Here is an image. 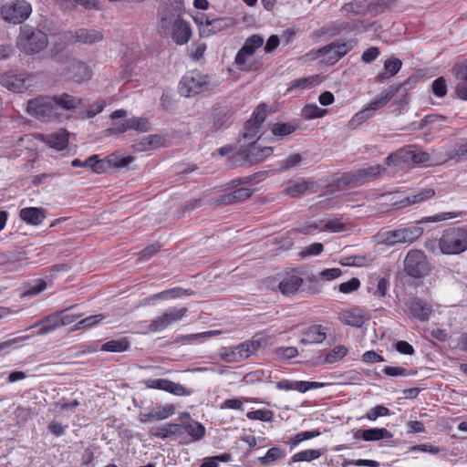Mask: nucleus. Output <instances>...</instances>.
I'll list each match as a JSON object with an SVG mask.
<instances>
[{
    "mask_svg": "<svg viewBox=\"0 0 467 467\" xmlns=\"http://www.w3.org/2000/svg\"><path fill=\"white\" fill-rule=\"evenodd\" d=\"M215 88L216 84L209 75L203 74L198 70H192L182 77L179 90L182 96L190 98L212 91Z\"/></svg>",
    "mask_w": 467,
    "mask_h": 467,
    "instance_id": "obj_1",
    "label": "nucleus"
},
{
    "mask_svg": "<svg viewBox=\"0 0 467 467\" xmlns=\"http://www.w3.org/2000/svg\"><path fill=\"white\" fill-rule=\"evenodd\" d=\"M48 45L47 36L41 30L29 26L20 28L16 40L18 49L26 55H33L44 50Z\"/></svg>",
    "mask_w": 467,
    "mask_h": 467,
    "instance_id": "obj_2",
    "label": "nucleus"
},
{
    "mask_svg": "<svg viewBox=\"0 0 467 467\" xmlns=\"http://www.w3.org/2000/svg\"><path fill=\"white\" fill-rule=\"evenodd\" d=\"M439 248L443 254H460L467 250V230L452 227L444 230L438 239Z\"/></svg>",
    "mask_w": 467,
    "mask_h": 467,
    "instance_id": "obj_3",
    "label": "nucleus"
},
{
    "mask_svg": "<svg viewBox=\"0 0 467 467\" xmlns=\"http://www.w3.org/2000/svg\"><path fill=\"white\" fill-rule=\"evenodd\" d=\"M423 234L420 226H409L389 231H380L374 237L378 244L393 246L397 244L412 243Z\"/></svg>",
    "mask_w": 467,
    "mask_h": 467,
    "instance_id": "obj_4",
    "label": "nucleus"
},
{
    "mask_svg": "<svg viewBox=\"0 0 467 467\" xmlns=\"http://www.w3.org/2000/svg\"><path fill=\"white\" fill-rule=\"evenodd\" d=\"M183 11V0H161L158 15L160 34L167 35L173 21L181 19Z\"/></svg>",
    "mask_w": 467,
    "mask_h": 467,
    "instance_id": "obj_5",
    "label": "nucleus"
},
{
    "mask_svg": "<svg viewBox=\"0 0 467 467\" xmlns=\"http://www.w3.org/2000/svg\"><path fill=\"white\" fill-rule=\"evenodd\" d=\"M405 273L415 279L423 278L431 272V264L423 251L410 250L404 259Z\"/></svg>",
    "mask_w": 467,
    "mask_h": 467,
    "instance_id": "obj_6",
    "label": "nucleus"
},
{
    "mask_svg": "<svg viewBox=\"0 0 467 467\" xmlns=\"http://www.w3.org/2000/svg\"><path fill=\"white\" fill-rule=\"evenodd\" d=\"M26 112L41 121L48 122L57 119V113L50 96H38L29 99L26 103Z\"/></svg>",
    "mask_w": 467,
    "mask_h": 467,
    "instance_id": "obj_7",
    "label": "nucleus"
},
{
    "mask_svg": "<svg viewBox=\"0 0 467 467\" xmlns=\"http://www.w3.org/2000/svg\"><path fill=\"white\" fill-rule=\"evenodd\" d=\"M417 82V78H409L403 84L400 86H391L389 88V89L382 94L379 98L374 99L370 103H368L366 107H364L361 110H359L358 113L360 115V117L365 119V121L371 119L374 115V113L387 105L391 99L399 92L400 88L401 87H407L411 84H415Z\"/></svg>",
    "mask_w": 467,
    "mask_h": 467,
    "instance_id": "obj_8",
    "label": "nucleus"
},
{
    "mask_svg": "<svg viewBox=\"0 0 467 467\" xmlns=\"http://www.w3.org/2000/svg\"><path fill=\"white\" fill-rule=\"evenodd\" d=\"M32 13L31 5L25 0H16L2 5L0 14L2 18L12 24H21Z\"/></svg>",
    "mask_w": 467,
    "mask_h": 467,
    "instance_id": "obj_9",
    "label": "nucleus"
},
{
    "mask_svg": "<svg viewBox=\"0 0 467 467\" xmlns=\"http://www.w3.org/2000/svg\"><path fill=\"white\" fill-rule=\"evenodd\" d=\"M188 308H170L161 316L157 317L148 326L147 330L143 331L144 334L149 332H160L170 327L175 322L180 321L184 316H186Z\"/></svg>",
    "mask_w": 467,
    "mask_h": 467,
    "instance_id": "obj_10",
    "label": "nucleus"
},
{
    "mask_svg": "<svg viewBox=\"0 0 467 467\" xmlns=\"http://www.w3.org/2000/svg\"><path fill=\"white\" fill-rule=\"evenodd\" d=\"M385 171L386 169L379 164L365 167L354 172L346 174L343 177V182L351 187H357L377 178Z\"/></svg>",
    "mask_w": 467,
    "mask_h": 467,
    "instance_id": "obj_11",
    "label": "nucleus"
},
{
    "mask_svg": "<svg viewBox=\"0 0 467 467\" xmlns=\"http://www.w3.org/2000/svg\"><path fill=\"white\" fill-rule=\"evenodd\" d=\"M357 44L356 40H348L344 43H331L318 49L317 54L323 57L330 64H335L348 54Z\"/></svg>",
    "mask_w": 467,
    "mask_h": 467,
    "instance_id": "obj_12",
    "label": "nucleus"
},
{
    "mask_svg": "<svg viewBox=\"0 0 467 467\" xmlns=\"http://www.w3.org/2000/svg\"><path fill=\"white\" fill-rule=\"evenodd\" d=\"M30 76L26 73H15L13 71L3 74L0 78L1 85L16 93L25 92L30 86Z\"/></svg>",
    "mask_w": 467,
    "mask_h": 467,
    "instance_id": "obj_13",
    "label": "nucleus"
},
{
    "mask_svg": "<svg viewBox=\"0 0 467 467\" xmlns=\"http://www.w3.org/2000/svg\"><path fill=\"white\" fill-rule=\"evenodd\" d=\"M338 319L341 323L354 327H361L370 319L368 310L359 306H352L338 313Z\"/></svg>",
    "mask_w": 467,
    "mask_h": 467,
    "instance_id": "obj_14",
    "label": "nucleus"
},
{
    "mask_svg": "<svg viewBox=\"0 0 467 467\" xmlns=\"http://www.w3.org/2000/svg\"><path fill=\"white\" fill-rule=\"evenodd\" d=\"M148 389L164 390L176 396H189L192 391L180 383H176L165 379H150L144 381Z\"/></svg>",
    "mask_w": 467,
    "mask_h": 467,
    "instance_id": "obj_15",
    "label": "nucleus"
},
{
    "mask_svg": "<svg viewBox=\"0 0 467 467\" xmlns=\"http://www.w3.org/2000/svg\"><path fill=\"white\" fill-rule=\"evenodd\" d=\"M241 155L250 162H262L274 152L272 147H257L255 141L250 143L247 148L240 150Z\"/></svg>",
    "mask_w": 467,
    "mask_h": 467,
    "instance_id": "obj_16",
    "label": "nucleus"
},
{
    "mask_svg": "<svg viewBox=\"0 0 467 467\" xmlns=\"http://www.w3.org/2000/svg\"><path fill=\"white\" fill-rule=\"evenodd\" d=\"M317 185L315 182L300 179L287 182L285 192L291 197H300L309 192H315Z\"/></svg>",
    "mask_w": 467,
    "mask_h": 467,
    "instance_id": "obj_17",
    "label": "nucleus"
},
{
    "mask_svg": "<svg viewBox=\"0 0 467 467\" xmlns=\"http://www.w3.org/2000/svg\"><path fill=\"white\" fill-rule=\"evenodd\" d=\"M72 37L76 42L86 45H94L104 39L102 32L93 28H79L72 33Z\"/></svg>",
    "mask_w": 467,
    "mask_h": 467,
    "instance_id": "obj_18",
    "label": "nucleus"
},
{
    "mask_svg": "<svg viewBox=\"0 0 467 467\" xmlns=\"http://www.w3.org/2000/svg\"><path fill=\"white\" fill-rule=\"evenodd\" d=\"M303 283L302 277L294 274L286 275L280 280L278 289L285 296H294Z\"/></svg>",
    "mask_w": 467,
    "mask_h": 467,
    "instance_id": "obj_19",
    "label": "nucleus"
},
{
    "mask_svg": "<svg viewBox=\"0 0 467 467\" xmlns=\"http://www.w3.org/2000/svg\"><path fill=\"white\" fill-rule=\"evenodd\" d=\"M435 195V191L432 188H424L420 189L410 195H408L406 198L402 199L399 202L398 207L399 208H404L410 205L421 203L431 198H432Z\"/></svg>",
    "mask_w": 467,
    "mask_h": 467,
    "instance_id": "obj_20",
    "label": "nucleus"
},
{
    "mask_svg": "<svg viewBox=\"0 0 467 467\" xmlns=\"http://www.w3.org/2000/svg\"><path fill=\"white\" fill-rule=\"evenodd\" d=\"M171 29L172 40L178 45L186 44L192 36L189 25L182 19L173 21Z\"/></svg>",
    "mask_w": 467,
    "mask_h": 467,
    "instance_id": "obj_21",
    "label": "nucleus"
},
{
    "mask_svg": "<svg viewBox=\"0 0 467 467\" xmlns=\"http://www.w3.org/2000/svg\"><path fill=\"white\" fill-rule=\"evenodd\" d=\"M326 338L325 328L321 325H314L304 330L300 343L304 345L320 344Z\"/></svg>",
    "mask_w": 467,
    "mask_h": 467,
    "instance_id": "obj_22",
    "label": "nucleus"
},
{
    "mask_svg": "<svg viewBox=\"0 0 467 467\" xmlns=\"http://www.w3.org/2000/svg\"><path fill=\"white\" fill-rule=\"evenodd\" d=\"M234 21L229 17H220L215 19H206L205 27L201 31V34L204 36H208L212 34H215L228 27L233 26Z\"/></svg>",
    "mask_w": 467,
    "mask_h": 467,
    "instance_id": "obj_23",
    "label": "nucleus"
},
{
    "mask_svg": "<svg viewBox=\"0 0 467 467\" xmlns=\"http://www.w3.org/2000/svg\"><path fill=\"white\" fill-rule=\"evenodd\" d=\"M61 312H57L51 315L45 317L43 319L38 321L37 323L31 326L29 328H34L38 326H41V328L38 330L37 334L40 336L47 335L55 331L56 329L61 327L59 322V315Z\"/></svg>",
    "mask_w": 467,
    "mask_h": 467,
    "instance_id": "obj_24",
    "label": "nucleus"
},
{
    "mask_svg": "<svg viewBox=\"0 0 467 467\" xmlns=\"http://www.w3.org/2000/svg\"><path fill=\"white\" fill-rule=\"evenodd\" d=\"M408 309L412 317L426 321L431 313L430 306L419 298H413L408 303Z\"/></svg>",
    "mask_w": 467,
    "mask_h": 467,
    "instance_id": "obj_25",
    "label": "nucleus"
},
{
    "mask_svg": "<svg viewBox=\"0 0 467 467\" xmlns=\"http://www.w3.org/2000/svg\"><path fill=\"white\" fill-rule=\"evenodd\" d=\"M253 194V190L250 188H238L232 192L223 195L217 199L218 204H232L244 202L249 199Z\"/></svg>",
    "mask_w": 467,
    "mask_h": 467,
    "instance_id": "obj_26",
    "label": "nucleus"
},
{
    "mask_svg": "<svg viewBox=\"0 0 467 467\" xmlns=\"http://www.w3.org/2000/svg\"><path fill=\"white\" fill-rule=\"evenodd\" d=\"M43 141L50 148L62 150L68 145V133L64 130H60L57 132L44 136Z\"/></svg>",
    "mask_w": 467,
    "mask_h": 467,
    "instance_id": "obj_27",
    "label": "nucleus"
},
{
    "mask_svg": "<svg viewBox=\"0 0 467 467\" xmlns=\"http://www.w3.org/2000/svg\"><path fill=\"white\" fill-rule=\"evenodd\" d=\"M180 420L183 423V430L192 437L194 441H198L204 436L205 429L204 427L196 421H190L184 423L185 420H190V414L188 412H182L180 414Z\"/></svg>",
    "mask_w": 467,
    "mask_h": 467,
    "instance_id": "obj_28",
    "label": "nucleus"
},
{
    "mask_svg": "<svg viewBox=\"0 0 467 467\" xmlns=\"http://www.w3.org/2000/svg\"><path fill=\"white\" fill-rule=\"evenodd\" d=\"M70 77L77 82L88 80L91 78L92 72L90 68L80 60H74L68 67Z\"/></svg>",
    "mask_w": 467,
    "mask_h": 467,
    "instance_id": "obj_29",
    "label": "nucleus"
},
{
    "mask_svg": "<svg viewBox=\"0 0 467 467\" xmlns=\"http://www.w3.org/2000/svg\"><path fill=\"white\" fill-rule=\"evenodd\" d=\"M19 216L26 223L33 225L40 224L46 218L44 210L36 207L23 208Z\"/></svg>",
    "mask_w": 467,
    "mask_h": 467,
    "instance_id": "obj_30",
    "label": "nucleus"
},
{
    "mask_svg": "<svg viewBox=\"0 0 467 467\" xmlns=\"http://www.w3.org/2000/svg\"><path fill=\"white\" fill-rule=\"evenodd\" d=\"M52 100L53 104L55 103L65 110H73L82 103L80 98L74 97L68 93L52 96Z\"/></svg>",
    "mask_w": 467,
    "mask_h": 467,
    "instance_id": "obj_31",
    "label": "nucleus"
},
{
    "mask_svg": "<svg viewBox=\"0 0 467 467\" xmlns=\"http://www.w3.org/2000/svg\"><path fill=\"white\" fill-rule=\"evenodd\" d=\"M356 438H362L367 441H376L382 439H389L392 437V434L386 429H368L358 430L355 433Z\"/></svg>",
    "mask_w": 467,
    "mask_h": 467,
    "instance_id": "obj_32",
    "label": "nucleus"
},
{
    "mask_svg": "<svg viewBox=\"0 0 467 467\" xmlns=\"http://www.w3.org/2000/svg\"><path fill=\"white\" fill-rule=\"evenodd\" d=\"M413 150L410 147L402 148L389 155L385 162L388 166L399 165L400 163L412 162Z\"/></svg>",
    "mask_w": 467,
    "mask_h": 467,
    "instance_id": "obj_33",
    "label": "nucleus"
},
{
    "mask_svg": "<svg viewBox=\"0 0 467 467\" xmlns=\"http://www.w3.org/2000/svg\"><path fill=\"white\" fill-rule=\"evenodd\" d=\"M402 62L397 57H389L384 62L385 72L378 75L376 80L382 82L384 79L394 77L401 68Z\"/></svg>",
    "mask_w": 467,
    "mask_h": 467,
    "instance_id": "obj_34",
    "label": "nucleus"
},
{
    "mask_svg": "<svg viewBox=\"0 0 467 467\" xmlns=\"http://www.w3.org/2000/svg\"><path fill=\"white\" fill-rule=\"evenodd\" d=\"M261 347V341L259 339L247 340L237 346L235 349L238 350L239 358L241 360L246 359L254 355Z\"/></svg>",
    "mask_w": 467,
    "mask_h": 467,
    "instance_id": "obj_35",
    "label": "nucleus"
},
{
    "mask_svg": "<svg viewBox=\"0 0 467 467\" xmlns=\"http://www.w3.org/2000/svg\"><path fill=\"white\" fill-rule=\"evenodd\" d=\"M350 229L348 223H343L339 218L320 220V231L341 233Z\"/></svg>",
    "mask_w": 467,
    "mask_h": 467,
    "instance_id": "obj_36",
    "label": "nucleus"
},
{
    "mask_svg": "<svg viewBox=\"0 0 467 467\" xmlns=\"http://www.w3.org/2000/svg\"><path fill=\"white\" fill-rule=\"evenodd\" d=\"M285 457V451L279 447L270 448L264 456L258 458V462L263 466H269L274 462Z\"/></svg>",
    "mask_w": 467,
    "mask_h": 467,
    "instance_id": "obj_37",
    "label": "nucleus"
},
{
    "mask_svg": "<svg viewBox=\"0 0 467 467\" xmlns=\"http://www.w3.org/2000/svg\"><path fill=\"white\" fill-rule=\"evenodd\" d=\"M130 344V340L127 337H122L116 340H109L104 343L100 350L105 352H124L129 349Z\"/></svg>",
    "mask_w": 467,
    "mask_h": 467,
    "instance_id": "obj_38",
    "label": "nucleus"
},
{
    "mask_svg": "<svg viewBox=\"0 0 467 467\" xmlns=\"http://www.w3.org/2000/svg\"><path fill=\"white\" fill-rule=\"evenodd\" d=\"M263 44L264 38L261 36L253 35L249 36L240 49V57L244 56L243 53L253 56L254 52L263 46Z\"/></svg>",
    "mask_w": 467,
    "mask_h": 467,
    "instance_id": "obj_39",
    "label": "nucleus"
},
{
    "mask_svg": "<svg viewBox=\"0 0 467 467\" xmlns=\"http://www.w3.org/2000/svg\"><path fill=\"white\" fill-rule=\"evenodd\" d=\"M322 454V450H305L294 454L289 464L298 462H311L313 460L318 459Z\"/></svg>",
    "mask_w": 467,
    "mask_h": 467,
    "instance_id": "obj_40",
    "label": "nucleus"
},
{
    "mask_svg": "<svg viewBox=\"0 0 467 467\" xmlns=\"http://www.w3.org/2000/svg\"><path fill=\"white\" fill-rule=\"evenodd\" d=\"M348 350L343 345L334 347L325 357L322 363L333 364L347 356Z\"/></svg>",
    "mask_w": 467,
    "mask_h": 467,
    "instance_id": "obj_41",
    "label": "nucleus"
},
{
    "mask_svg": "<svg viewBox=\"0 0 467 467\" xmlns=\"http://www.w3.org/2000/svg\"><path fill=\"white\" fill-rule=\"evenodd\" d=\"M327 109L319 108L317 104H307L302 109V116L306 119L322 118L326 115Z\"/></svg>",
    "mask_w": 467,
    "mask_h": 467,
    "instance_id": "obj_42",
    "label": "nucleus"
},
{
    "mask_svg": "<svg viewBox=\"0 0 467 467\" xmlns=\"http://www.w3.org/2000/svg\"><path fill=\"white\" fill-rule=\"evenodd\" d=\"M317 82V76H310V77L295 79L290 82L287 90H293V89H296V88H298V89L309 88L314 87Z\"/></svg>",
    "mask_w": 467,
    "mask_h": 467,
    "instance_id": "obj_43",
    "label": "nucleus"
},
{
    "mask_svg": "<svg viewBox=\"0 0 467 467\" xmlns=\"http://www.w3.org/2000/svg\"><path fill=\"white\" fill-rule=\"evenodd\" d=\"M462 214V212H447V213H441L438 214H435L433 216H427L421 218L418 223H439L445 220L454 219Z\"/></svg>",
    "mask_w": 467,
    "mask_h": 467,
    "instance_id": "obj_44",
    "label": "nucleus"
},
{
    "mask_svg": "<svg viewBox=\"0 0 467 467\" xmlns=\"http://www.w3.org/2000/svg\"><path fill=\"white\" fill-rule=\"evenodd\" d=\"M105 318V316L103 314H98L94 316H89L88 317H85L81 319L79 322H78L72 328L71 331H77L82 328H88L91 327L96 324H99Z\"/></svg>",
    "mask_w": 467,
    "mask_h": 467,
    "instance_id": "obj_45",
    "label": "nucleus"
},
{
    "mask_svg": "<svg viewBox=\"0 0 467 467\" xmlns=\"http://www.w3.org/2000/svg\"><path fill=\"white\" fill-rule=\"evenodd\" d=\"M261 125L254 121V119H248L244 126V131L243 133V140L249 141L257 137L260 132Z\"/></svg>",
    "mask_w": 467,
    "mask_h": 467,
    "instance_id": "obj_46",
    "label": "nucleus"
},
{
    "mask_svg": "<svg viewBox=\"0 0 467 467\" xmlns=\"http://www.w3.org/2000/svg\"><path fill=\"white\" fill-rule=\"evenodd\" d=\"M451 72L458 80L457 84H464L467 86V59L454 65L451 68Z\"/></svg>",
    "mask_w": 467,
    "mask_h": 467,
    "instance_id": "obj_47",
    "label": "nucleus"
},
{
    "mask_svg": "<svg viewBox=\"0 0 467 467\" xmlns=\"http://www.w3.org/2000/svg\"><path fill=\"white\" fill-rule=\"evenodd\" d=\"M128 120L130 130H134L140 132H147L150 130V123L146 118H131Z\"/></svg>",
    "mask_w": 467,
    "mask_h": 467,
    "instance_id": "obj_48",
    "label": "nucleus"
},
{
    "mask_svg": "<svg viewBox=\"0 0 467 467\" xmlns=\"http://www.w3.org/2000/svg\"><path fill=\"white\" fill-rule=\"evenodd\" d=\"M273 416V411L266 409L252 410L246 413V417L249 420H258L262 421H270Z\"/></svg>",
    "mask_w": 467,
    "mask_h": 467,
    "instance_id": "obj_49",
    "label": "nucleus"
},
{
    "mask_svg": "<svg viewBox=\"0 0 467 467\" xmlns=\"http://www.w3.org/2000/svg\"><path fill=\"white\" fill-rule=\"evenodd\" d=\"M431 90L438 98H443L447 94V83L443 77L436 78L431 84Z\"/></svg>",
    "mask_w": 467,
    "mask_h": 467,
    "instance_id": "obj_50",
    "label": "nucleus"
},
{
    "mask_svg": "<svg viewBox=\"0 0 467 467\" xmlns=\"http://www.w3.org/2000/svg\"><path fill=\"white\" fill-rule=\"evenodd\" d=\"M244 56L240 57V50L237 52L234 64L239 70L249 71L252 69V65L249 62L252 56L250 54L243 53Z\"/></svg>",
    "mask_w": 467,
    "mask_h": 467,
    "instance_id": "obj_51",
    "label": "nucleus"
},
{
    "mask_svg": "<svg viewBox=\"0 0 467 467\" xmlns=\"http://www.w3.org/2000/svg\"><path fill=\"white\" fill-rule=\"evenodd\" d=\"M341 274H342V271L339 268H328V269H325L322 272H320L318 275V277L313 276L311 278V281H313V280L317 281L318 278L322 279V280H326V281H332L334 279L338 278L341 275Z\"/></svg>",
    "mask_w": 467,
    "mask_h": 467,
    "instance_id": "obj_52",
    "label": "nucleus"
},
{
    "mask_svg": "<svg viewBox=\"0 0 467 467\" xmlns=\"http://www.w3.org/2000/svg\"><path fill=\"white\" fill-rule=\"evenodd\" d=\"M174 412L175 407L172 404H166L165 406L157 408L156 410H153L155 420H165L173 415Z\"/></svg>",
    "mask_w": 467,
    "mask_h": 467,
    "instance_id": "obj_53",
    "label": "nucleus"
},
{
    "mask_svg": "<svg viewBox=\"0 0 467 467\" xmlns=\"http://www.w3.org/2000/svg\"><path fill=\"white\" fill-rule=\"evenodd\" d=\"M296 128L289 123H275L273 125L271 130L275 136H285L294 132Z\"/></svg>",
    "mask_w": 467,
    "mask_h": 467,
    "instance_id": "obj_54",
    "label": "nucleus"
},
{
    "mask_svg": "<svg viewBox=\"0 0 467 467\" xmlns=\"http://www.w3.org/2000/svg\"><path fill=\"white\" fill-rule=\"evenodd\" d=\"M349 465L365 466V467H379V462L374 460H348L344 459L341 466L347 467Z\"/></svg>",
    "mask_w": 467,
    "mask_h": 467,
    "instance_id": "obj_55",
    "label": "nucleus"
},
{
    "mask_svg": "<svg viewBox=\"0 0 467 467\" xmlns=\"http://www.w3.org/2000/svg\"><path fill=\"white\" fill-rule=\"evenodd\" d=\"M108 161L111 167L122 168L129 165L132 161L131 157H121L115 154L108 156Z\"/></svg>",
    "mask_w": 467,
    "mask_h": 467,
    "instance_id": "obj_56",
    "label": "nucleus"
},
{
    "mask_svg": "<svg viewBox=\"0 0 467 467\" xmlns=\"http://www.w3.org/2000/svg\"><path fill=\"white\" fill-rule=\"evenodd\" d=\"M275 355L278 358L290 359L298 355V350L295 347H280L275 349Z\"/></svg>",
    "mask_w": 467,
    "mask_h": 467,
    "instance_id": "obj_57",
    "label": "nucleus"
},
{
    "mask_svg": "<svg viewBox=\"0 0 467 467\" xmlns=\"http://www.w3.org/2000/svg\"><path fill=\"white\" fill-rule=\"evenodd\" d=\"M323 249L324 246L321 243H314L300 252V256L302 258H306L307 256H316L320 254L323 252Z\"/></svg>",
    "mask_w": 467,
    "mask_h": 467,
    "instance_id": "obj_58",
    "label": "nucleus"
},
{
    "mask_svg": "<svg viewBox=\"0 0 467 467\" xmlns=\"http://www.w3.org/2000/svg\"><path fill=\"white\" fill-rule=\"evenodd\" d=\"M302 155L295 153L289 155L285 160L283 161L281 171H287L296 167L302 161Z\"/></svg>",
    "mask_w": 467,
    "mask_h": 467,
    "instance_id": "obj_59",
    "label": "nucleus"
},
{
    "mask_svg": "<svg viewBox=\"0 0 467 467\" xmlns=\"http://www.w3.org/2000/svg\"><path fill=\"white\" fill-rule=\"evenodd\" d=\"M360 286L359 279L353 277L348 282L341 283L338 286V290L343 294H348L357 290Z\"/></svg>",
    "mask_w": 467,
    "mask_h": 467,
    "instance_id": "obj_60",
    "label": "nucleus"
},
{
    "mask_svg": "<svg viewBox=\"0 0 467 467\" xmlns=\"http://www.w3.org/2000/svg\"><path fill=\"white\" fill-rule=\"evenodd\" d=\"M247 378H250L251 381H270L271 371L268 370H255L252 373L247 374Z\"/></svg>",
    "mask_w": 467,
    "mask_h": 467,
    "instance_id": "obj_61",
    "label": "nucleus"
},
{
    "mask_svg": "<svg viewBox=\"0 0 467 467\" xmlns=\"http://www.w3.org/2000/svg\"><path fill=\"white\" fill-rule=\"evenodd\" d=\"M389 412V409L379 405L374 408H372L368 413H367V419L369 420H376L380 416L388 415Z\"/></svg>",
    "mask_w": 467,
    "mask_h": 467,
    "instance_id": "obj_62",
    "label": "nucleus"
},
{
    "mask_svg": "<svg viewBox=\"0 0 467 467\" xmlns=\"http://www.w3.org/2000/svg\"><path fill=\"white\" fill-rule=\"evenodd\" d=\"M93 162L92 171L99 174L106 172L110 168L108 157L105 159H99V157L95 158Z\"/></svg>",
    "mask_w": 467,
    "mask_h": 467,
    "instance_id": "obj_63",
    "label": "nucleus"
},
{
    "mask_svg": "<svg viewBox=\"0 0 467 467\" xmlns=\"http://www.w3.org/2000/svg\"><path fill=\"white\" fill-rule=\"evenodd\" d=\"M267 116L266 106L265 104L259 105L253 113V117L250 119H254L258 124H262Z\"/></svg>",
    "mask_w": 467,
    "mask_h": 467,
    "instance_id": "obj_64",
    "label": "nucleus"
}]
</instances>
